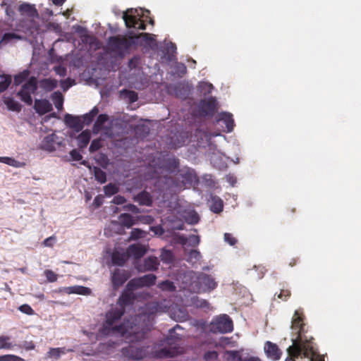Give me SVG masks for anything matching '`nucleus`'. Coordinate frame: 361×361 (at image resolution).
Instances as JSON below:
<instances>
[{"mask_svg":"<svg viewBox=\"0 0 361 361\" xmlns=\"http://www.w3.org/2000/svg\"><path fill=\"white\" fill-rule=\"evenodd\" d=\"M142 38L145 42H152L153 37L149 33L134 34L132 31L126 35H116L109 37L108 46L110 50L120 56H123L130 49L135 48L138 39Z\"/></svg>","mask_w":361,"mask_h":361,"instance_id":"nucleus-1","label":"nucleus"},{"mask_svg":"<svg viewBox=\"0 0 361 361\" xmlns=\"http://www.w3.org/2000/svg\"><path fill=\"white\" fill-rule=\"evenodd\" d=\"M125 313L123 308L114 307L106 313V319L101 329V333L104 335H109L111 333L117 332L124 335L126 334L135 333L133 326H128L125 324L116 325V324L121 319Z\"/></svg>","mask_w":361,"mask_h":361,"instance_id":"nucleus-2","label":"nucleus"},{"mask_svg":"<svg viewBox=\"0 0 361 361\" xmlns=\"http://www.w3.org/2000/svg\"><path fill=\"white\" fill-rule=\"evenodd\" d=\"M297 340H293V344L287 349L288 356L285 361H295V358L301 355L304 357L310 358L314 353L313 346L311 343H299Z\"/></svg>","mask_w":361,"mask_h":361,"instance_id":"nucleus-3","label":"nucleus"},{"mask_svg":"<svg viewBox=\"0 0 361 361\" xmlns=\"http://www.w3.org/2000/svg\"><path fill=\"white\" fill-rule=\"evenodd\" d=\"M37 90V79L35 76L30 77L21 87L17 95L22 102L31 106L33 100L32 94H35Z\"/></svg>","mask_w":361,"mask_h":361,"instance_id":"nucleus-4","label":"nucleus"},{"mask_svg":"<svg viewBox=\"0 0 361 361\" xmlns=\"http://www.w3.org/2000/svg\"><path fill=\"white\" fill-rule=\"evenodd\" d=\"M217 286L215 279L205 273H200L192 284V288L197 293L211 292Z\"/></svg>","mask_w":361,"mask_h":361,"instance_id":"nucleus-5","label":"nucleus"},{"mask_svg":"<svg viewBox=\"0 0 361 361\" xmlns=\"http://www.w3.org/2000/svg\"><path fill=\"white\" fill-rule=\"evenodd\" d=\"M292 329L293 330H296L297 336L295 338H292L293 340L298 341L299 343H311L312 345V341L314 339L313 337L308 338L305 335V324L303 322V317L302 315H300L296 311L294 314V317L292 321Z\"/></svg>","mask_w":361,"mask_h":361,"instance_id":"nucleus-6","label":"nucleus"},{"mask_svg":"<svg viewBox=\"0 0 361 361\" xmlns=\"http://www.w3.org/2000/svg\"><path fill=\"white\" fill-rule=\"evenodd\" d=\"M137 10L133 8H128L123 14V19L125 25L128 28H135L137 30H145L146 24L140 18H137L135 15Z\"/></svg>","mask_w":361,"mask_h":361,"instance_id":"nucleus-7","label":"nucleus"},{"mask_svg":"<svg viewBox=\"0 0 361 361\" xmlns=\"http://www.w3.org/2000/svg\"><path fill=\"white\" fill-rule=\"evenodd\" d=\"M212 330L214 332L230 333L233 330V321L227 314H224L212 323Z\"/></svg>","mask_w":361,"mask_h":361,"instance_id":"nucleus-8","label":"nucleus"},{"mask_svg":"<svg viewBox=\"0 0 361 361\" xmlns=\"http://www.w3.org/2000/svg\"><path fill=\"white\" fill-rule=\"evenodd\" d=\"M121 353L129 360H140L146 357L147 351L144 347L129 345L121 349Z\"/></svg>","mask_w":361,"mask_h":361,"instance_id":"nucleus-9","label":"nucleus"},{"mask_svg":"<svg viewBox=\"0 0 361 361\" xmlns=\"http://www.w3.org/2000/svg\"><path fill=\"white\" fill-rule=\"evenodd\" d=\"M130 277V273L125 269H115L111 275V282L114 290H118Z\"/></svg>","mask_w":361,"mask_h":361,"instance_id":"nucleus-10","label":"nucleus"},{"mask_svg":"<svg viewBox=\"0 0 361 361\" xmlns=\"http://www.w3.org/2000/svg\"><path fill=\"white\" fill-rule=\"evenodd\" d=\"M216 107L215 99L210 97L207 100H201L198 105V111L201 116H213Z\"/></svg>","mask_w":361,"mask_h":361,"instance_id":"nucleus-11","label":"nucleus"},{"mask_svg":"<svg viewBox=\"0 0 361 361\" xmlns=\"http://www.w3.org/2000/svg\"><path fill=\"white\" fill-rule=\"evenodd\" d=\"M264 349L267 357L270 360L277 361L281 359L282 351L276 343L267 341L264 343Z\"/></svg>","mask_w":361,"mask_h":361,"instance_id":"nucleus-12","label":"nucleus"},{"mask_svg":"<svg viewBox=\"0 0 361 361\" xmlns=\"http://www.w3.org/2000/svg\"><path fill=\"white\" fill-rule=\"evenodd\" d=\"M136 300V295L132 291L125 289L119 296L117 304L119 305L118 308L125 310L126 307L133 305Z\"/></svg>","mask_w":361,"mask_h":361,"instance_id":"nucleus-13","label":"nucleus"},{"mask_svg":"<svg viewBox=\"0 0 361 361\" xmlns=\"http://www.w3.org/2000/svg\"><path fill=\"white\" fill-rule=\"evenodd\" d=\"M146 247L141 244L130 245L127 250L126 254L128 257H132L135 259L142 258L147 252Z\"/></svg>","mask_w":361,"mask_h":361,"instance_id":"nucleus-14","label":"nucleus"},{"mask_svg":"<svg viewBox=\"0 0 361 361\" xmlns=\"http://www.w3.org/2000/svg\"><path fill=\"white\" fill-rule=\"evenodd\" d=\"M64 121L69 128L76 132H79L83 128V123L79 116L67 114L64 116Z\"/></svg>","mask_w":361,"mask_h":361,"instance_id":"nucleus-15","label":"nucleus"},{"mask_svg":"<svg viewBox=\"0 0 361 361\" xmlns=\"http://www.w3.org/2000/svg\"><path fill=\"white\" fill-rule=\"evenodd\" d=\"M34 108L39 115H44L53 109L51 104L47 99H36Z\"/></svg>","mask_w":361,"mask_h":361,"instance_id":"nucleus-16","label":"nucleus"},{"mask_svg":"<svg viewBox=\"0 0 361 361\" xmlns=\"http://www.w3.org/2000/svg\"><path fill=\"white\" fill-rule=\"evenodd\" d=\"M58 85V81L52 78H44L37 80V87H39L45 92H49L54 90Z\"/></svg>","mask_w":361,"mask_h":361,"instance_id":"nucleus-17","label":"nucleus"},{"mask_svg":"<svg viewBox=\"0 0 361 361\" xmlns=\"http://www.w3.org/2000/svg\"><path fill=\"white\" fill-rule=\"evenodd\" d=\"M223 122L226 125V131L231 132L234 128V120L233 115L230 113H221L217 118V122Z\"/></svg>","mask_w":361,"mask_h":361,"instance_id":"nucleus-18","label":"nucleus"},{"mask_svg":"<svg viewBox=\"0 0 361 361\" xmlns=\"http://www.w3.org/2000/svg\"><path fill=\"white\" fill-rule=\"evenodd\" d=\"M181 216L185 222L188 224H197L200 221L199 214L193 209L183 211Z\"/></svg>","mask_w":361,"mask_h":361,"instance_id":"nucleus-19","label":"nucleus"},{"mask_svg":"<svg viewBox=\"0 0 361 361\" xmlns=\"http://www.w3.org/2000/svg\"><path fill=\"white\" fill-rule=\"evenodd\" d=\"M18 11L22 15H27L29 17H35L38 15L37 10L34 4L23 3L18 6Z\"/></svg>","mask_w":361,"mask_h":361,"instance_id":"nucleus-20","label":"nucleus"},{"mask_svg":"<svg viewBox=\"0 0 361 361\" xmlns=\"http://www.w3.org/2000/svg\"><path fill=\"white\" fill-rule=\"evenodd\" d=\"M56 136L54 134L47 135L42 142V148L49 152L55 151L56 149Z\"/></svg>","mask_w":361,"mask_h":361,"instance_id":"nucleus-21","label":"nucleus"},{"mask_svg":"<svg viewBox=\"0 0 361 361\" xmlns=\"http://www.w3.org/2000/svg\"><path fill=\"white\" fill-rule=\"evenodd\" d=\"M224 207L223 200L218 196H212L209 200V208L214 213L218 214L222 212Z\"/></svg>","mask_w":361,"mask_h":361,"instance_id":"nucleus-22","label":"nucleus"},{"mask_svg":"<svg viewBox=\"0 0 361 361\" xmlns=\"http://www.w3.org/2000/svg\"><path fill=\"white\" fill-rule=\"evenodd\" d=\"M135 201L137 202L141 205L151 206L152 200L150 194L146 191H142L138 193L135 197Z\"/></svg>","mask_w":361,"mask_h":361,"instance_id":"nucleus-23","label":"nucleus"},{"mask_svg":"<svg viewBox=\"0 0 361 361\" xmlns=\"http://www.w3.org/2000/svg\"><path fill=\"white\" fill-rule=\"evenodd\" d=\"M128 256L126 252H120L115 251L111 255V262L113 264L117 266H123L128 259Z\"/></svg>","mask_w":361,"mask_h":361,"instance_id":"nucleus-24","label":"nucleus"},{"mask_svg":"<svg viewBox=\"0 0 361 361\" xmlns=\"http://www.w3.org/2000/svg\"><path fill=\"white\" fill-rule=\"evenodd\" d=\"M159 262L156 257H149L144 260V271H154L158 269Z\"/></svg>","mask_w":361,"mask_h":361,"instance_id":"nucleus-25","label":"nucleus"},{"mask_svg":"<svg viewBox=\"0 0 361 361\" xmlns=\"http://www.w3.org/2000/svg\"><path fill=\"white\" fill-rule=\"evenodd\" d=\"M91 138V134L90 131L87 130L82 131L78 136V145L80 148L83 149L85 148L88 143L90 142Z\"/></svg>","mask_w":361,"mask_h":361,"instance_id":"nucleus-26","label":"nucleus"},{"mask_svg":"<svg viewBox=\"0 0 361 361\" xmlns=\"http://www.w3.org/2000/svg\"><path fill=\"white\" fill-rule=\"evenodd\" d=\"M66 293L68 294L75 293L79 295H87L90 293V289L81 286H75L66 288Z\"/></svg>","mask_w":361,"mask_h":361,"instance_id":"nucleus-27","label":"nucleus"},{"mask_svg":"<svg viewBox=\"0 0 361 361\" xmlns=\"http://www.w3.org/2000/svg\"><path fill=\"white\" fill-rule=\"evenodd\" d=\"M4 102L10 111L16 112H19L21 111V104L11 97H6L4 100Z\"/></svg>","mask_w":361,"mask_h":361,"instance_id":"nucleus-28","label":"nucleus"},{"mask_svg":"<svg viewBox=\"0 0 361 361\" xmlns=\"http://www.w3.org/2000/svg\"><path fill=\"white\" fill-rule=\"evenodd\" d=\"M17 344H14L11 341V338L8 336H0V350H11L13 349Z\"/></svg>","mask_w":361,"mask_h":361,"instance_id":"nucleus-29","label":"nucleus"},{"mask_svg":"<svg viewBox=\"0 0 361 361\" xmlns=\"http://www.w3.org/2000/svg\"><path fill=\"white\" fill-rule=\"evenodd\" d=\"M0 162L16 168L24 167L25 166V162L18 161L15 159L8 157H0Z\"/></svg>","mask_w":361,"mask_h":361,"instance_id":"nucleus-30","label":"nucleus"},{"mask_svg":"<svg viewBox=\"0 0 361 361\" xmlns=\"http://www.w3.org/2000/svg\"><path fill=\"white\" fill-rule=\"evenodd\" d=\"M139 278L143 287H150L154 285L157 279V276L153 274H146Z\"/></svg>","mask_w":361,"mask_h":361,"instance_id":"nucleus-31","label":"nucleus"},{"mask_svg":"<svg viewBox=\"0 0 361 361\" xmlns=\"http://www.w3.org/2000/svg\"><path fill=\"white\" fill-rule=\"evenodd\" d=\"M180 240L183 245L195 247L200 243V237L196 235H191L189 237H181Z\"/></svg>","mask_w":361,"mask_h":361,"instance_id":"nucleus-32","label":"nucleus"},{"mask_svg":"<svg viewBox=\"0 0 361 361\" xmlns=\"http://www.w3.org/2000/svg\"><path fill=\"white\" fill-rule=\"evenodd\" d=\"M180 176L183 178V182L188 184H192L196 178L195 171L190 169H188L185 171H183L180 173Z\"/></svg>","mask_w":361,"mask_h":361,"instance_id":"nucleus-33","label":"nucleus"},{"mask_svg":"<svg viewBox=\"0 0 361 361\" xmlns=\"http://www.w3.org/2000/svg\"><path fill=\"white\" fill-rule=\"evenodd\" d=\"M51 99L54 102L55 107L58 110H61L63 108V97L60 92H54L51 94Z\"/></svg>","mask_w":361,"mask_h":361,"instance_id":"nucleus-34","label":"nucleus"},{"mask_svg":"<svg viewBox=\"0 0 361 361\" xmlns=\"http://www.w3.org/2000/svg\"><path fill=\"white\" fill-rule=\"evenodd\" d=\"M30 72L29 71H23V72L17 74L14 76V84L19 85L23 82H26L29 78Z\"/></svg>","mask_w":361,"mask_h":361,"instance_id":"nucleus-35","label":"nucleus"},{"mask_svg":"<svg viewBox=\"0 0 361 361\" xmlns=\"http://www.w3.org/2000/svg\"><path fill=\"white\" fill-rule=\"evenodd\" d=\"M142 284L140 282V278H134L128 281L126 285V289L128 290L133 292V290L142 288Z\"/></svg>","mask_w":361,"mask_h":361,"instance_id":"nucleus-36","label":"nucleus"},{"mask_svg":"<svg viewBox=\"0 0 361 361\" xmlns=\"http://www.w3.org/2000/svg\"><path fill=\"white\" fill-rule=\"evenodd\" d=\"M94 176L95 180L102 184L106 181V173L99 167L94 168Z\"/></svg>","mask_w":361,"mask_h":361,"instance_id":"nucleus-37","label":"nucleus"},{"mask_svg":"<svg viewBox=\"0 0 361 361\" xmlns=\"http://www.w3.org/2000/svg\"><path fill=\"white\" fill-rule=\"evenodd\" d=\"M158 287L164 291L173 292L176 290V286L173 283L169 280L161 281L158 284Z\"/></svg>","mask_w":361,"mask_h":361,"instance_id":"nucleus-38","label":"nucleus"},{"mask_svg":"<svg viewBox=\"0 0 361 361\" xmlns=\"http://www.w3.org/2000/svg\"><path fill=\"white\" fill-rule=\"evenodd\" d=\"M98 113L99 109L94 106L88 114H86L83 116V123H85L86 125L90 124Z\"/></svg>","mask_w":361,"mask_h":361,"instance_id":"nucleus-39","label":"nucleus"},{"mask_svg":"<svg viewBox=\"0 0 361 361\" xmlns=\"http://www.w3.org/2000/svg\"><path fill=\"white\" fill-rule=\"evenodd\" d=\"M22 37L14 32H6L2 36L1 42L4 44H8L13 39H21Z\"/></svg>","mask_w":361,"mask_h":361,"instance_id":"nucleus-40","label":"nucleus"},{"mask_svg":"<svg viewBox=\"0 0 361 361\" xmlns=\"http://www.w3.org/2000/svg\"><path fill=\"white\" fill-rule=\"evenodd\" d=\"M192 302L194 306L199 308H209V303L207 300L198 297L192 298Z\"/></svg>","mask_w":361,"mask_h":361,"instance_id":"nucleus-41","label":"nucleus"},{"mask_svg":"<svg viewBox=\"0 0 361 361\" xmlns=\"http://www.w3.org/2000/svg\"><path fill=\"white\" fill-rule=\"evenodd\" d=\"M64 353L65 350L63 348H51L47 353L49 357H54L55 359L59 358L61 355Z\"/></svg>","mask_w":361,"mask_h":361,"instance_id":"nucleus-42","label":"nucleus"},{"mask_svg":"<svg viewBox=\"0 0 361 361\" xmlns=\"http://www.w3.org/2000/svg\"><path fill=\"white\" fill-rule=\"evenodd\" d=\"M104 192L106 196H111L118 192V188L113 183H109L104 187Z\"/></svg>","mask_w":361,"mask_h":361,"instance_id":"nucleus-43","label":"nucleus"},{"mask_svg":"<svg viewBox=\"0 0 361 361\" xmlns=\"http://www.w3.org/2000/svg\"><path fill=\"white\" fill-rule=\"evenodd\" d=\"M109 119V117L106 114H100L98 116L94 124V128L97 130H100L104 123H106Z\"/></svg>","mask_w":361,"mask_h":361,"instance_id":"nucleus-44","label":"nucleus"},{"mask_svg":"<svg viewBox=\"0 0 361 361\" xmlns=\"http://www.w3.org/2000/svg\"><path fill=\"white\" fill-rule=\"evenodd\" d=\"M121 224L120 226H133V216L129 214H122L120 216Z\"/></svg>","mask_w":361,"mask_h":361,"instance_id":"nucleus-45","label":"nucleus"},{"mask_svg":"<svg viewBox=\"0 0 361 361\" xmlns=\"http://www.w3.org/2000/svg\"><path fill=\"white\" fill-rule=\"evenodd\" d=\"M145 237V233L140 228H135L131 231L130 240H135Z\"/></svg>","mask_w":361,"mask_h":361,"instance_id":"nucleus-46","label":"nucleus"},{"mask_svg":"<svg viewBox=\"0 0 361 361\" xmlns=\"http://www.w3.org/2000/svg\"><path fill=\"white\" fill-rule=\"evenodd\" d=\"M121 92L128 99L130 103L135 102L138 99L137 94L135 91L125 90Z\"/></svg>","mask_w":361,"mask_h":361,"instance_id":"nucleus-47","label":"nucleus"},{"mask_svg":"<svg viewBox=\"0 0 361 361\" xmlns=\"http://www.w3.org/2000/svg\"><path fill=\"white\" fill-rule=\"evenodd\" d=\"M199 87L200 89L201 92L206 95L209 94L212 92V90L213 89V85L211 83L202 82L199 85Z\"/></svg>","mask_w":361,"mask_h":361,"instance_id":"nucleus-48","label":"nucleus"},{"mask_svg":"<svg viewBox=\"0 0 361 361\" xmlns=\"http://www.w3.org/2000/svg\"><path fill=\"white\" fill-rule=\"evenodd\" d=\"M0 361H25V359L13 354L0 355Z\"/></svg>","mask_w":361,"mask_h":361,"instance_id":"nucleus-49","label":"nucleus"},{"mask_svg":"<svg viewBox=\"0 0 361 361\" xmlns=\"http://www.w3.org/2000/svg\"><path fill=\"white\" fill-rule=\"evenodd\" d=\"M11 83V77L10 75H4V80L0 81V93L4 92Z\"/></svg>","mask_w":361,"mask_h":361,"instance_id":"nucleus-50","label":"nucleus"},{"mask_svg":"<svg viewBox=\"0 0 361 361\" xmlns=\"http://www.w3.org/2000/svg\"><path fill=\"white\" fill-rule=\"evenodd\" d=\"M171 351L166 348H161L159 350H157L154 354V357L157 358H164L171 357Z\"/></svg>","mask_w":361,"mask_h":361,"instance_id":"nucleus-51","label":"nucleus"},{"mask_svg":"<svg viewBox=\"0 0 361 361\" xmlns=\"http://www.w3.org/2000/svg\"><path fill=\"white\" fill-rule=\"evenodd\" d=\"M102 142L99 139H94L92 141L89 150L90 152H94L102 147Z\"/></svg>","mask_w":361,"mask_h":361,"instance_id":"nucleus-52","label":"nucleus"},{"mask_svg":"<svg viewBox=\"0 0 361 361\" xmlns=\"http://www.w3.org/2000/svg\"><path fill=\"white\" fill-rule=\"evenodd\" d=\"M18 348H24L26 350H34L35 345L32 341H23L21 344L16 345Z\"/></svg>","mask_w":361,"mask_h":361,"instance_id":"nucleus-53","label":"nucleus"},{"mask_svg":"<svg viewBox=\"0 0 361 361\" xmlns=\"http://www.w3.org/2000/svg\"><path fill=\"white\" fill-rule=\"evenodd\" d=\"M44 276H46V278L49 282L53 283V282L56 281V280H57V275L52 270H49V269L45 270Z\"/></svg>","mask_w":361,"mask_h":361,"instance_id":"nucleus-54","label":"nucleus"},{"mask_svg":"<svg viewBox=\"0 0 361 361\" xmlns=\"http://www.w3.org/2000/svg\"><path fill=\"white\" fill-rule=\"evenodd\" d=\"M290 295V291L288 289L281 288V292L277 295V297L283 301H286Z\"/></svg>","mask_w":361,"mask_h":361,"instance_id":"nucleus-55","label":"nucleus"},{"mask_svg":"<svg viewBox=\"0 0 361 361\" xmlns=\"http://www.w3.org/2000/svg\"><path fill=\"white\" fill-rule=\"evenodd\" d=\"M18 310L27 315H32L34 314L35 312L32 310V308L27 304L22 305L19 307Z\"/></svg>","mask_w":361,"mask_h":361,"instance_id":"nucleus-56","label":"nucleus"},{"mask_svg":"<svg viewBox=\"0 0 361 361\" xmlns=\"http://www.w3.org/2000/svg\"><path fill=\"white\" fill-rule=\"evenodd\" d=\"M104 196L102 195H97L92 204V206L94 208H99L104 202Z\"/></svg>","mask_w":361,"mask_h":361,"instance_id":"nucleus-57","label":"nucleus"},{"mask_svg":"<svg viewBox=\"0 0 361 361\" xmlns=\"http://www.w3.org/2000/svg\"><path fill=\"white\" fill-rule=\"evenodd\" d=\"M188 257H189L188 260H190V261H192L193 259L195 261H197L200 259L201 255H200V252H198L195 250H192L189 252Z\"/></svg>","mask_w":361,"mask_h":361,"instance_id":"nucleus-58","label":"nucleus"},{"mask_svg":"<svg viewBox=\"0 0 361 361\" xmlns=\"http://www.w3.org/2000/svg\"><path fill=\"white\" fill-rule=\"evenodd\" d=\"M173 259V255L170 251H164L161 254V259L166 262H171Z\"/></svg>","mask_w":361,"mask_h":361,"instance_id":"nucleus-59","label":"nucleus"},{"mask_svg":"<svg viewBox=\"0 0 361 361\" xmlns=\"http://www.w3.org/2000/svg\"><path fill=\"white\" fill-rule=\"evenodd\" d=\"M224 240L231 245H234L237 243V240L232 235V234L226 233L224 234Z\"/></svg>","mask_w":361,"mask_h":361,"instance_id":"nucleus-60","label":"nucleus"},{"mask_svg":"<svg viewBox=\"0 0 361 361\" xmlns=\"http://www.w3.org/2000/svg\"><path fill=\"white\" fill-rule=\"evenodd\" d=\"M56 241V237L54 235H52V236H50V237L46 238L43 241V245L45 247H53V245H54Z\"/></svg>","mask_w":361,"mask_h":361,"instance_id":"nucleus-61","label":"nucleus"},{"mask_svg":"<svg viewBox=\"0 0 361 361\" xmlns=\"http://www.w3.org/2000/svg\"><path fill=\"white\" fill-rule=\"evenodd\" d=\"M70 155L71 159L74 161H80L82 159V157L80 153L77 149H72L70 152Z\"/></svg>","mask_w":361,"mask_h":361,"instance_id":"nucleus-62","label":"nucleus"},{"mask_svg":"<svg viewBox=\"0 0 361 361\" xmlns=\"http://www.w3.org/2000/svg\"><path fill=\"white\" fill-rule=\"evenodd\" d=\"M126 202V198L121 195H116L114 197L112 202L115 204H123Z\"/></svg>","mask_w":361,"mask_h":361,"instance_id":"nucleus-63","label":"nucleus"},{"mask_svg":"<svg viewBox=\"0 0 361 361\" xmlns=\"http://www.w3.org/2000/svg\"><path fill=\"white\" fill-rule=\"evenodd\" d=\"M218 356L217 353L216 351H209L205 353L204 358L206 360H209L212 358H216Z\"/></svg>","mask_w":361,"mask_h":361,"instance_id":"nucleus-64","label":"nucleus"}]
</instances>
